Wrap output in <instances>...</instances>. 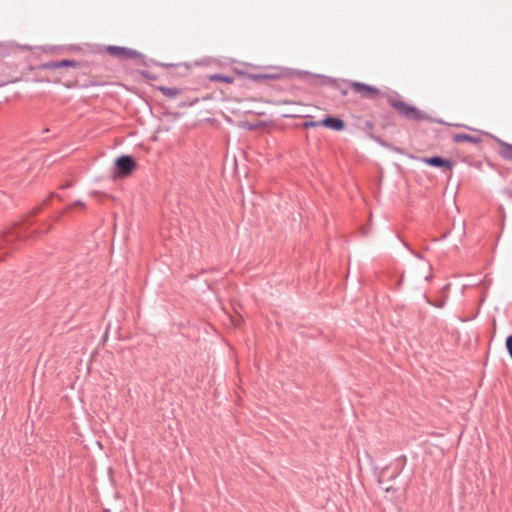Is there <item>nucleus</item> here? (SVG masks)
<instances>
[{"label": "nucleus", "instance_id": "obj_5", "mask_svg": "<svg viewBox=\"0 0 512 512\" xmlns=\"http://www.w3.org/2000/svg\"><path fill=\"white\" fill-rule=\"evenodd\" d=\"M136 168L135 160L129 155H122L115 161V174L120 177L131 175Z\"/></svg>", "mask_w": 512, "mask_h": 512}, {"label": "nucleus", "instance_id": "obj_19", "mask_svg": "<svg viewBox=\"0 0 512 512\" xmlns=\"http://www.w3.org/2000/svg\"><path fill=\"white\" fill-rule=\"evenodd\" d=\"M506 349L508 351V354L510 355L511 359H512V335H509L507 338H506Z\"/></svg>", "mask_w": 512, "mask_h": 512}, {"label": "nucleus", "instance_id": "obj_24", "mask_svg": "<svg viewBox=\"0 0 512 512\" xmlns=\"http://www.w3.org/2000/svg\"><path fill=\"white\" fill-rule=\"evenodd\" d=\"M431 305H434L435 307H438V308H442V307H443V305H444V303H443V302H442V303H441V302H438V304H437V303H433V302H431Z\"/></svg>", "mask_w": 512, "mask_h": 512}, {"label": "nucleus", "instance_id": "obj_10", "mask_svg": "<svg viewBox=\"0 0 512 512\" xmlns=\"http://www.w3.org/2000/svg\"><path fill=\"white\" fill-rule=\"evenodd\" d=\"M454 143H462V142H470L473 144H478L481 142V138L478 136H472L465 133H457L453 135Z\"/></svg>", "mask_w": 512, "mask_h": 512}, {"label": "nucleus", "instance_id": "obj_7", "mask_svg": "<svg viewBox=\"0 0 512 512\" xmlns=\"http://www.w3.org/2000/svg\"><path fill=\"white\" fill-rule=\"evenodd\" d=\"M322 126L329 128L334 131H342L344 130L346 124L343 119L335 116L326 115L321 120Z\"/></svg>", "mask_w": 512, "mask_h": 512}, {"label": "nucleus", "instance_id": "obj_25", "mask_svg": "<svg viewBox=\"0 0 512 512\" xmlns=\"http://www.w3.org/2000/svg\"><path fill=\"white\" fill-rule=\"evenodd\" d=\"M385 490L386 492L396 491V489H394L393 487H387Z\"/></svg>", "mask_w": 512, "mask_h": 512}, {"label": "nucleus", "instance_id": "obj_14", "mask_svg": "<svg viewBox=\"0 0 512 512\" xmlns=\"http://www.w3.org/2000/svg\"><path fill=\"white\" fill-rule=\"evenodd\" d=\"M209 79L211 81H221V82H225L228 84H231L234 82V77L228 76V75H223V74H213V75L209 76Z\"/></svg>", "mask_w": 512, "mask_h": 512}, {"label": "nucleus", "instance_id": "obj_20", "mask_svg": "<svg viewBox=\"0 0 512 512\" xmlns=\"http://www.w3.org/2000/svg\"><path fill=\"white\" fill-rule=\"evenodd\" d=\"M75 206H80V207L84 208L85 204L81 200H77V201L73 202L71 205H69L63 212H66L67 210H69Z\"/></svg>", "mask_w": 512, "mask_h": 512}, {"label": "nucleus", "instance_id": "obj_16", "mask_svg": "<svg viewBox=\"0 0 512 512\" xmlns=\"http://www.w3.org/2000/svg\"><path fill=\"white\" fill-rule=\"evenodd\" d=\"M199 102V98L198 97H194V98H187L186 100H183L181 101L179 104H178V108H186V107H191L195 104H197Z\"/></svg>", "mask_w": 512, "mask_h": 512}, {"label": "nucleus", "instance_id": "obj_1", "mask_svg": "<svg viewBox=\"0 0 512 512\" xmlns=\"http://www.w3.org/2000/svg\"><path fill=\"white\" fill-rule=\"evenodd\" d=\"M350 88L355 93L359 94L362 98L376 100L379 97H386L387 103L395 109L402 117L413 120V121H424L430 119L427 113L418 109L415 106L409 105L406 102L398 99L399 95L397 93L394 94H384L382 91L372 85L353 81L350 82Z\"/></svg>", "mask_w": 512, "mask_h": 512}, {"label": "nucleus", "instance_id": "obj_23", "mask_svg": "<svg viewBox=\"0 0 512 512\" xmlns=\"http://www.w3.org/2000/svg\"><path fill=\"white\" fill-rule=\"evenodd\" d=\"M72 185H73V182L72 181H68L65 184L61 185L59 188L60 189H67V188L71 187Z\"/></svg>", "mask_w": 512, "mask_h": 512}, {"label": "nucleus", "instance_id": "obj_22", "mask_svg": "<svg viewBox=\"0 0 512 512\" xmlns=\"http://www.w3.org/2000/svg\"><path fill=\"white\" fill-rule=\"evenodd\" d=\"M51 227H52L51 224H48L45 231L33 230L32 233L37 234V235L41 234V233H46V232L50 231Z\"/></svg>", "mask_w": 512, "mask_h": 512}, {"label": "nucleus", "instance_id": "obj_11", "mask_svg": "<svg viewBox=\"0 0 512 512\" xmlns=\"http://www.w3.org/2000/svg\"><path fill=\"white\" fill-rule=\"evenodd\" d=\"M374 128H375V125H374V123L372 121H370V120L364 121V125L362 127V130L367 133L368 137L373 139V140H375V141H377L382 146H386V144H385V142L383 140H381L380 138H378V137H376V136H374L372 134V131H373Z\"/></svg>", "mask_w": 512, "mask_h": 512}, {"label": "nucleus", "instance_id": "obj_2", "mask_svg": "<svg viewBox=\"0 0 512 512\" xmlns=\"http://www.w3.org/2000/svg\"><path fill=\"white\" fill-rule=\"evenodd\" d=\"M302 78L313 86H330L333 89L339 91L342 96H346L349 92L351 81H339L334 78H330L324 75L312 74L309 72H302Z\"/></svg>", "mask_w": 512, "mask_h": 512}, {"label": "nucleus", "instance_id": "obj_13", "mask_svg": "<svg viewBox=\"0 0 512 512\" xmlns=\"http://www.w3.org/2000/svg\"><path fill=\"white\" fill-rule=\"evenodd\" d=\"M58 62V68H65V67H72V68H79L82 66L81 62L70 60V59H62L57 60Z\"/></svg>", "mask_w": 512, "mask_h": 512}, {"label": "nucleus", "instance_id": "obj_12", "mask_svg": "<svg viewBox=\"0 0 512 512\" xmlns=\"http://www.w3.org/2000/svg\"><path fill=\"white\" fill-rule=\"evenodd\" d=\"M241 74L244 75L249 80H252L254 82H261L263 80L274 78V75H272V74H254V73H245V72H242Z\"/></svg>", "mask_w": 512, "mask_h": 512}, {"label": "nucleus", "instance_id": "obj_21", "mask_svg": "<svg viewBox=\"0 0 512 512\" xmlns=\"http://www.w3.org/2000/svg\"><path fill=\"white\" fill-rule=\"evenodd\" d=\"M141 75L147 79H155L156 77L152 75L149 71H141Z\"/></svg>", "mask_w": 512, "mask_h": 512}, {"label": "nucleus", "instance_id": "obj_9", "mask_svg": "<svg viewBox=\"0 0 512 512\" xmlns=\"http://www.w3.org/2000/svg\"><path fill=\"white\" fill-rule=\"evenodd\" d=\"M157 90L160 91L165 97L169 99H175L177 96L182 95L185 92V88L179 87H167L157 86Z\"/></svg>", "mask_w": 512, "mask_h": 512}, {"label": "nucleus", "instance_id": "obj_26", "mask_svg": "<svg viewBox=\"0 0 512 512\" xmlns=\"http://www.w3.org/2000/svg\"><path fill=\"white\" fill-rule=\"evenodd\" d=\"M7 253H0V260L3 259V257L6 255Z\"/></svg>", "mask_w": 512, "mask_h": 512}, {"label": "nucleus", "instance_id": "obj_4", "mask_svg": "<svg viewBox=\"0 0 512 512\" xmlns=\"http://www.w3.org/2000/svg\"><path fill=\"white\" fill-rule=\"evenodd\" d=\"M31 235L28 233V230L23 226L17 225L10 230L6 231L0 237V250L5 246H8L15 242L16 240H24L30 238Z\"/></svg>", "mask_w": 512, "mask_h": 512}, {"label": "nucleus", "instance_id": "obj_6", "mask_svg": "<svg viewBox=\"0 0 512 512\" xmlns=\"http://www.w3.org/2000/svg\"><path fill=\"white\" fill-rule=\"evenodd\" d=\"M421 161L429 166L440 168L444 172H451L455 164L452 160L442 158L441 156L424 157Z\"/></svg>", "mask_w": 512, "mask_h": 512}, {"label": "nucleus", "instance_id": "obj_15", "mask_svg": "<svg viewBox=\"0 0 512 512\" xmlns=\"http://www.w3.org/2000/svg\"><path fill=\"white\" fill-rule=\"evenodd\" d=\"M36 69H38V70H55V69H59L58 68V62L57 61L44 62V63L39 64L36 67Z\"/></svg>", "mask_w": 512, "mask_h": 512}, {"label": "nucleus", "instance_id": "obj_3", "mask_svg": "<svg viewBox=\"0 0 512 512\" xmlns=\"http://www.w3.org/2000/svg\"><path fill=\"white\" fill-rule=\"evenodd\" d=\"M105 51L120 60L134 59L137 64L146 65V57L142 53L137 50L128 48V47H120L114 45H108L105 47Z\"/></svg>", "mask_w": 512, "mask_h": 512}, {"label": "nucleus", "instance_id": "obj_17", "mask_svg": "<svg viewBox=\"0 0 512 512\" xmlns=\"http://www.w3.org/2000/svg\"><path fill=\"white\" fill-rule=\"evenodd\" d=\"M54 197H56V198H58L59 200H61V196H60L59 194H57V193H51V194L48 196V198H47L46 200H44V201H43L42 205H40V206L36 207V208L32 211V214H33V215H36V214H37V213L42 209V207H43L44 205H47V203H48L52 198H54Z\"/></svg>", "mask_w": 512, "mask_h": 512}, {"label": "nucleus", "instance_id": "obj_18", "mask_svg": "<svg viewBox=\"0 0 512 512\" xmlns=\"http://www.w3.org/2000/svg\"><path fill=\"white\" fill-rule=\"evenodd\" d=\"M302 126L306 129H308V128H315V127L322 126V124H321V120L320 121L307 120V121L303 122Z\"/></svg>", "mask_w": 512, "mask_h": 512}, {"label": "nucleus", "instance_id": "obj_8", "mask_svg": "<svg viewBox=\"0 0 512 512\" xmlns=\"http://www.w3.org/2000/svg\"><path fill=\"white\" fill-rule=\"evenodd\" d=\"M498 144V155L506 161H512V144L495 138Z\"/></svg>", "mask_w": 512, "mask_h": 512}]
</instances>
